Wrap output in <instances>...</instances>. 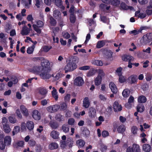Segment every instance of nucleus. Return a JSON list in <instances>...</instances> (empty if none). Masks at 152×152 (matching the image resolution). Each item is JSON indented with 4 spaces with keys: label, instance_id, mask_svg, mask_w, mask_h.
<instances>
[{
    "label": "nucleus",
    "instance_id": "1",
    "mask_svg": "<svg viewBox=\"0 0 152 152\" xmlns=\"http://www.w3.org/2000/svg\"><path fill=\"white\" fill-rule=\"evenodd\" d=\"M41 64L42 68V73L40 74V76L44 79L50 78L51 75L49 73L50 70L49 67L50 64L49 61L43 57V60L41 61Z\"/></svg>",
    "mask_w": 152,
    "mask_h": 152
},
{
    "label": "nucleus",
    "instance_id": "2",
    "mask_svg": "<svg viewBox=\"0 0 152 152\" xmlns=\"http://www.w3.org/2000/svg\"><path fill=\"white\" fill-rule=\"evenodd\" d=\"M78 62V58L77 57L75 56L72 57L69 60V62L64 67V70L66 73L69 72L74 71L77 67L76 64Z\"/></svg>",
    "mask_w": 152,
    "mask_h": 152
},
{
    "label": "nucleus",
    "instance_id": "3",
    "mask_svg": "<svg viewBox=\"0 0 152 152\" xmlns=\"http://www.w3.org/2000/svg\"><path fill=\"white\" fill-rule=\"evenodd\" d=\"M21 129L23 131L26 130L27 129L29 131H31L34 129V124L31 121L28 120L26 123L22 122L20 125Z\"/></svg>",
    "mask_w": 152,
    "mask_h": 152
},
{
    "label": "nucleus",
    "instance_id": "4",
    "mask_svg": "<svg viewBox=\"0 0 152 152\" xmlns=\"http://www.w3.org/2000/svg\"><path fill=\"white\" fill-rule=\"evenodd\" d=\"M144 44L149 43L152 41V33H148L144 35L141 39Z\"/></svg>",
    "mask_w": 152,
    "mask_h": 152
},
{
    "label": "nucleus",
    "instance_id": "5",
    "mask_svg": "<svg viewBox=\"0 0 152 152\" xmlns=\"http://www.w3.org/2000/svg\"><path fill=\"white\" fill-rule=\"evenodd\" d=\"M137 79V76L136 75H133L128 78L127 81L128 83L132 84L136 83Z\"/></svg>",
    "mask_w": 152,
    "mask_h": 152
},
{
    "label": "nucleus",
    "instance_id": "6",
    "mask_svg": "<svg viewBox=\"0 0 152 152\" xmlns=\"http://www.w3.org/2000/svg\"><path fill=\"white\" fill-rule=\"evenodd\" d=\"M84 83L82 78L81 77H78L75 79L74 84L75 86H82Z\"/></svg>",
    "mask_w": 152,
    "mask_h": 152
},
{
    "label": "nucleus",
    "instance_id": "7",
    "mask_svg": "<svg viewBox=\"0 0 152 152\" xmlns=\"http://www.w3.org/2000/svg\"><path fill=\"white\" fill-rule=\"evenodd\" d=\"M122 59L123 61L126 62L133 61L134 58L131 56L127 54H124L122 56Z\"/></svg>",
    "mask_w": 152,
    "mask_h": 152
},
{
    "label": "nucleus",
    "instance_id": "8",
    "mask_svg": "<svg viewBox=\"0 0 152 152\" xmlns=\"http://www.w3.org/2000/svg\"><path fill=\"white\" fill-rule=\"evenodd\" d=\"M32 70L34 73L40 75L42 72V68L40 66H34L33 67Z\"/></svg>",
    "mask_w": 152,
    "mask_h": 152
},
{
    "label": "nucleus",
    "instance_id": "9",
    "mask_svg": "<svg viewBox=\"0 0 152 152\" xmlns=\"http://www.w3.org/2000/svg\"><path fill=\"white\" fill-rule=\"evenodd\" d=\"M59 105H52L47 108L48 110L51 113L57 111L59 108Z\"/></svg>",
    "mask_w": 152,
    "mask_h": 152
},
{
    "label": "nucleus",
    "instance_id": "10",
    "mask_svg": "<svg viewBox=\"0 0 152 152\" xmlns=\"http://www.w3.org/2000/svg\"><path fill=\"white\" fill-rule=\"evenodd\" d=\"M109 86L113 94H116L117 92L118 89L116 85L113 82H111Z\"/></svg>",
    "mask_w": 152,
    "mask_h": 152
},
{
    "label": "nucleus",
    "instance_id": "11",
    "mask_svg": "<svg viewBox=\"0 0 152 152\" xmlns=\"http://www.w3.org/2000/svg\"><path fill=\"white\" fill-rule=\"evenodd\" d=\"M32 117L35 120H39L41 118L40 114L37 110H34L33 112Z\"/></svg>",
    "mask_w": 152,
    "mask_h": 152
},
{
    "label": "nucleus",
    "instance_id": "12",
    "mask_svg": "<svg viewBox=\"0 0 152 152\" xmlns=\"http://www.w3.org/2000/svg\"><path fill=\"white\" fill-rule=\"evenodd\" d=\"M142 149L145 152H150L152 149L150 145L147 144H145L142 145Z\"/></svg>",
    "mask_w": 152,
    "mask_h": 152
},
{
    "label": "nucleus",
    "instance_id": "13",
    "mask_svg": "<svg viewBox=\"0 0 152 152\" xmlns=\"http://www.w3.org/2000/svg\"><path fill=\"white\" fill-rule=\"evenodd\" d=\"M134 152H141V149L140 146L138 144L133 143L132 147Z\"/></svg>",
    "mask_w": 152,
    "mask_h": 152
},
{
    "label": "nucleus",
    "instance_id": "14",
    "mask_svg": "<svg viewBox=\"0 0 152 152\" xmlns=\"http://www.w3.org/2000/svg\"><path fill=\"white\" fill-rule=\"evenodd\" d=\"M59 133L57 131L53 130L51 132L50 136L53 139H57L59 138Z\"/></svg>",
    "mask_w": 152,
    "mask_h": 152
},
{
    "label": "nucleus",
    "instance_id": "15",
    "mask_svg": "<svg viewBox=\"0 0 152 152\" xmlns=\"http://www.w3.org/2000/svg\"><path fill=\"white\" fill-rule=\"evenodd\" d=\"M104 54L107 59H110L112 58L113 53L110 50H104Z\"/></svg>",
    "mask_w": 152,
    "mask_h": 152
},
{
    "label": "nucleus",
    "instance_id": "16",
    "mask_svg": "<svg viewBox=\"0 0 152 152\" xmlns=\"http://www.w3.org/2000/svg\"><path fill=\"white\" fill-rule=\"evenodd\" d=\"M3 131L5 133H9L10 132L11 129L9 124H3Z\"/></svg>",
    "mask_w": 152,
    "mask_h": 152
},
{
    "label": "nucleus",
    "instance_id": "17",
    "mask_svg": "<svg viewBox=\"0 0 152 152\" xmlns=\"http://www.w3.org/2000/svg\"><path fill=\"white\" fill-rule=\"evenodd\" d=\"M102 80V78L101 76H97L94 80L95 85L97 86H99L101 84Z\"/></svg>",
    "mask_w": 152,
    "mask_h": 152
},
{
    "label": "nucleus",
    "instance_id": "18",
    "mask_svg": "<svg viewBox=\"0 0 152 152\" xmlns=\"http://www.w3.org/2000/svg\"><path fill=\"white\" fill-rule=\"evenodd\" d=\"M21 111L23 115L26 116H27L28 115V110L24 107L23 105H22L20 107Z\"/></svg>",
    "mask_w": 152,
    "mask_h": 152
},
{
    "label": "nucleus",
    "instance_id": "19",
    "mask_svg": "<svg viewBox=\"0 0 152 152\" xmlns=\"http://www.w3.org/2000/svg\"><path fill=\"white\" fill-rule=\"evenodd\" d=\"M85 141L82 139H79L76 141V144L79 148L83 147L85 145Z\"/></svg>",
    "mask_w": 152,
    "mask_h": 152
},
{
    "label": "nucleus",
    "instance_id": "20",
    "mask_svg": "<svg viewBox=\"0 0 152 152\" xmlns=\"http://www.w3.org/2000/svg\"><path fill=\"white\" fill-rule=\"evenodd\" d=\"M96 110L93 107H91L89 109V116L91 118H93L96 116Z\"/></svg>",
    "mask_w": 152,
    "mask_h": 152
},
{
    "label": "nucleus",
    "instance_id": "21",
    "mask_svg": "<svg viewBox=\"0 0 152 152\" xmlns=\"http://www.w3.org/2000/svg\"><path fill=\"white\" fill-rule=\"evenodd\" d=\"M53 90L51 92L52 95L55 100L57 101L58 98V95L57 94V90L54 87L53 88Z\"/></svg>",
    "mask_w": 152,
    "mask_h": 152
},
{
    "label": "nucleus",
    "instance_id": "22",
    "mask_svg": "<svg viewBox=\"0 0 152 152\" xmlns=\"http://www.w3.org/2000/svg\"><path fill=\"white\" fill-rule=\"evenodd\" d=\"M39 92L40 94L43 96V98H44L47 93L48 91L45 88L43 87L39 89Z\"/></svg>",
    "mask_w": 152,
    "mask_h": 152
},
{
    "label": "nucleus",
    "instance_id": "23",
    "mask_svg": "<svg viewBox=\"0 0 152 152\" xmlns=\"http://www.w3.org/2000/svg\"><path fill=\"white\" fill-rule=\"evenodd\" d=\"M58 147V145L56 142H52L48 146L49 149L54 150L57 149Z\"/></svg>",
    "mask_w": 152,
    "mask_h": 152
},
{
    "label": "nucleus",
    "instance_id": "24",
    "mask_svg": "<svg viewBox=\"0 0 152 152\" xmlns=\"http://www.w3.org/2000/svg\"><path fill=\"white\" fill-rule=\"evenodd\" d=\"M55 118L56 120L59 122L63 121L64 120V117L60 114H57Z\"/></svg>",
    "mask_w": 152,
    "mask_h": 152
},
{
    "label": "nucleus",
    "instance_id": "25",
    "mask_svg": "<svg viewBox=\"0 0 152 152\" xmlns=\"http://www.w3.org/2000/svg\"><path fill=\"white\" fill-rule=\"evenodd\" d=\"M49 124L50 127L53 129H56L59 126L58 123L56 122L51 121Z\"/></svg>",
    "mask_w": 152,
    "mask_h": 152
},
{
    "label": "nucleus",
    "instance_id": "26",
    "mask_svg": "<svg viewBox=\"0 0 152 152\" xmlns=\"http://www.w3.org/2000/svg\"><path fill=\"white\" fill-rule=\"evenodd\" d=\"M11 138L10 136H7L4 138V142L7 145H9L11 144Z\"/></svg>",
    "mask_w": 152,
    "mask_h": 152
},
{
    "label": "nucleus",
    "instance_id": "27",
    "mask_svg": "<svg viewBox=\"0 0 152 152\" xmlns=\"http://www.w3.org/2000/svg\"><path fill=\"white\" fill-rule=\"evenodd\" d=\"M147 99L146 97L143 96H139L138 98V101L139 103H143L146 102Z\"/></svg>",
    "mask_w": 152,
    "mask_h": 152
},
{
    "label": "nucleus",
    "instance_id": "28",
    "mask_svg": "<svg viewBox=\"0 0 152 152\" xmlns=\"http://www.w3.org/2000/svg\"><path fill=\"white\" fill-rule=\"evenodd\" d=\"M49 23L50 25L53 26H55L57 23L56 20L52 16L49 18Z\"/></svg>",
    "mask_w": 152,
    "mask_h": 152
},
{
    "label": "nucleus",
    "instance_id": "29",
    "mask_svg": "<svg viewBox=\"0 0 152 152\" xmlns=\"http://www.w3.org/2000/svg\"><path fill=\"white\" fill-rule=\"evenodd\" d=\"M130 93L129 90L128 89L126 88L124 90L122 93V94L124 97H127L129 96Z\"/></svg>",
    "mask_w": 152,
    "mask_h": 152
},
{
    "label": "nucleus",
    "instance_id": "30",
    "mask_svg": "<svg viewBox=\"0 0 152 152\" xmlns=\"http://www.w3.org/2000/svg\"><path fill=\"white\" fill-rule=\"evenodd\" d=\"M76 16L75 14H70L69 15V20L70 23L74 24L76 21Z\"/></svg>",
    "mask_w": 152,
    "mask_h": 152
},
{
    "label": "nucleus",
    "instance_id": "31",
    "mask_svg": "<svg viewBox=\"0 0 152 152\" xmlns=\"http://www.w3.org/2000/svg\"><path fill=\"white\" fill-rule=\"evenodd\" d=\"M119 76V81L121 83H123L126 82V79L125 77L122 75L121 74H118V75Z\"/></svg>",
    "mask_w": 152,
    "mask_h": 152
},
{
    "label": "nucleus",
    "instance_id": "32",
    "mask_svg": "<svg viewBox=\"0 0 152 152\" xmlns=\"http://www.w3.org/2000/svg\"><path fill=\"white\" fill-rule=\"evenodd\" d=\"M105 43L104 40L99 41L96 44V48H100L103 47L105 45Z\"/></svg>",
    "mask_w": 152,
    "mask_h": 152
},
{
    "label": "nucleus",
    "instance_id": "33",
    "mask_svg": "<svg viewBox=\"0 0 152 152\" xmlns=\"http://www.w3.org/2000/svg\"><path fill=\"white\" fill-rule=\"evenodd\" d=\"M61 13L60 11L58 10H55L53 11V16L56 19H57L61 16Z\"/></svg>",
    "mask_w": 152,
    "mask_h": 152
},
{
    "label": "nucleus",
    "instance_id": "34",
    "mask_svg": "<svg viewBox=\"0 0 152 152\" xmlns=\"http://www.w3.org/2000/svg\"><path fill=\"white\" fill-rule=\"evenodd\" d=\"M8 119L9 122L12 124H15L17 122V120L14 117L10 116Z\"/></svg>",
    "mask_w": 152,
    "mask_h": 152
},
{
    "label": "nucleus",
    "instance_id": "35",
    "mask_svg": "<svg viewBox=\"0 0 152 152\" xmlns=\"http://www.w3.org/2000/svg\"><path fill=\"white\" fill-rule=\"evenodd\" d=\"M30 30L27 27L23 28V30L21 32V34L22 35H27L29 33Z\"/></svg>",
    "mask_w": 152,
    "mask_h": 152
},
{
    "label": "nucleus",
    "instance_id": "36",
    "mask_svg": "<svg viewBox=\"0 0 152 152\" xmlns=\"http://www.w3.org/2000/svg\"><path fill=\"white\" fill-rule=\"evenodd\" d=\"M126 128L123 125H121L118 126L117 129V131L119 133H123L125 130Z\"/></svg>",
    "mask_w": 152,
    "mask_h": 152
},
{
    "label": "nucleus",
    "instance_id": "37",
    "mask_svg": "<svg viewBox=\"0 0 152 152\" xmlns=\"http://www.w3.org/2000/svg\"><path fill=\"white\" fill-rule=\"evenodd\" d=\"M20 130V127L18 126H14L13 130L12 132L13 135H14L15 134L19 132Z\"/></svg>",
    "mask_w": 152,
    "mask_h": 152
},
{
    "label": "nucleus",
    "instance_id": "38",
    "mask_svg": "<svg viewBox=\"0 0 152 152\" xmlns=\"http://www.w3.org/2000/svg\"><path fill=\"white\" fill-rule=\"evenodd\" d=\"M52 48V47L51 46L45 45L42 47V49L44 52L46 53L48 52Z\"/></svg>",
    "mask_w": 152,
    "mask_h": 152
},
{
    "label": "nucleus",
    "instance_id": "39",
    "mask_svg": "<svg viewBox=\"0 0 152 152\" xmlns=\"http://www.w3.org/2000/svg\"><path fill=\"white\" fill-rule=\"evenodd\" d=\"M122 108L121 105H114L113 109L115 112L121 111Z\"/></svg>",
    "mask_w": 152,
    "mask_h": 152
},
{
    "label": "nucleus",
    "instance_id": "40",
    "mask_svg": "<svg viewBox=\"0 0 152 152\" xmlns=\"http://www.w3.org/2000/svg\"><path fill=\"white\" fill-rule=\"evenodd\" d=\"M70 98V94H67L65 96L64 99L65 102V104H66L68 102H69Z\"/></svg>",
    "mask_w": 152,
    "mask_h": 152
},
{
    "label": "nucleus",
    "instance_id": "41",
    "mask_svg": "<svg viewBox=\"0 0 152 152\" xmlns=\"http://www.w3.org/2000/svg\"><path fill=\"white\" fill-rule=\"evenodd\" d=\"M145 109V107L143 105H138L137 107V111L138 112H142Z\"/></svg>",
    "mask_w": 152,
    "mask_h": 152
},
{
    "label": "nucleus",
    "instance_id": "42",
    "mask_svg": "<svg viewBox=\"0 0 152 152\" xmlns=\"http://www.w3.org/2000/svg\"><path fill=\"white\" fill-rule=\"evenodd\" d=\"M83 134L86 137L88 136L90 134L89 131L86 128H85L83 131Z\"/></svg>",
    "mask_w": 152,
    "mask_h": 152
},
{
    "label": "nucleus",
    "instance_id": "43",
    "mask_svg": "<svg viewBox=\"0 0 152 152\" xmlns=\"http://www.w3.org/2000/svg\"><path fill=\"white\" fill-rule=\"evenodd\" d=\"M34 30L38 34H40L41 32V29L39 28L35 24H33L32 25Z\"/></svg>",
    "mask_w": 152,
    "mask_h": 152
},
{
    "label": "nucleus",
    "instance_id": "44",
    "mask_svg": "<svg viewBox=\"0 0 152 152\" xmlns=\"http://www.w3.org/2000/svg\"><path fill=\"white\" fill-rule=\"evenodd\" d=\"M137 128L135 126H133L131 128V132L134 135H136L138 131Z\"/></svg>",
    "mask_w": 152,
    "mask_h": 152
},
{
    "label": "nucleus",
    "instance_id": "45",
    "mask_svg": "<svg viewBox=\"0 0 152 152\" xmlns=\"http://www.w3.org/2000/svg\"><path fill=\"white\" fill-rule=\"evenodd\" d=\"M101 20L104 23H107L108 21H109V18H107L106 16H101L100 17Z\"/></svg>",
    "mask_w": 152,
    "mask_h": 152
},
{
    "label": "nucleus",
    "instance_id": "46",
    "mask_svg": "<svg viewBox=\"0 0 152 152\" xmlns=\"http://www.w3.org/2000/svg\"><path fill=\"white\" fill-rule=\"evenodd\" d=\"M43 59V57H35L33 58L32 60L34 62H39L42 60Z\"/></svg>",
    "mask_w": 152,
    "mask_h": 152
},
{
    "label": "nucleus",
    "instance_id": "47",
    "mask_svg": "<svg viewBox=\"0 0 152 152\" xmlns=\"http://www.w3.org/2000/svg\"><path fill=\"white\" fill-rule=\"evenodd\" d=\"M62 129L63 131L65 133L68 132L69 131V128L65 125L62 126Z\"/></svg>",
    "mask_w": 152,
    "mask_h": 152
},
{
    "label": "nucleus",
    "instance_id": "48",
    "mask_svg": "<svg viewBox=\"0 0 152 152\" xmlns=\"http://www.w3.org/2000/svg\"><path fill=\"white\" fill-rule=\"evenodd\" d=\"M34 48L33 47H29L27 49V53L29 54H32L34 50Z\"/></svg>",
    "mask_w": 152,
    "mask_h": 152
},
{
    "label": "nucleus",
    "instance_id": "49",
    "mask_svg": "<svg viewBox=\"0 0 152 152\" xmlns=\"http://www.w3.org/2000/svg\"><path fill=\"white\" fill-rule=\"evenodd\" d=\"M90 103L89 101L88 97H86L83 99V104H90Z\"/></svg>",
    "mask_w": 152,
    "mask_h": 152
},
{
    "label": "nucleus",
    "instance_id": "50",
    "mask_svg": "<svg viewBox=\"0 0 152 152\" xmlns=\"http://www.w3.org/2000/svg\"><path fill=\"white\" fill-rule=\"evenodd\" d=\"M90 67L89 66L85 65L79 68V69L82 70H86L90 69Z\"/></svg>",
    "mask_w": 152,
    "mask_h": 152
},
{
    "label": "nucleus",
    "instance_id": "51",
    "mask_svg": "<svg viewBox=\"0 0 152 152\" xmlns=\"http://www.w3.org/2000/svg\"><path fill=\"white\" fill-rule=\"evenodd\" d=\"M121 7L123 9L127 10L128 9L127 6L124 3L122 2L121 4Z\"/></svg>",
    "mask_w": 152,
    "mask_h": 152
},
{
    "label": "nucleus",
    "instance_id": "52",
    "mask_svg": "<svg viewBox=\"0 0 152 152\" xmlns=\"http://www.w3.org/2000/svg\"><path fill=\"white\" fill-rule=\"evenodd\" d=\"M37 26L41 28L44 26V23L42 21L39 20L37 22Z\"/></svg>",
    "mask_w": 152,
    "mask_h": 152
},
{
    "label": "nucleus",
    "instance_id": "53",
    "mask_svg": "<svg viewBox=\"0 0 152 152\" xmlns=\"http://www.w3.org/2000/svg\"><path fill=\"white\" fill-rule=\"evenodd\" d=\"M100 149L102 152H105L107 149V146L104 144H102L101 145Z\"/></svg>",
    "mask_w": 152,
    "mask_h": 152
},
{
    "label": "nucleus",
    "instance_id": "54",
    "mask_svg": "<svg viewBox=\"0 0 152 152\" xmlns=\"http://www.w3.org/2000/svg\"><path fill=\"white\" fill-rule=\"evenodd\" d=\"M112 4L113 5L117 6L120 4V1L118 0H113Z\"/></svg>",
    "mask_w": 152,
    "mask_h": 152
},
{
    "label": "nucleus",
    "instance_id": "55",
    "mask_svg": "<svg viewBox=\"0 0 152 152\" xmlns=\"http://www.w3.org/2000/svg\"><path fill=\"white\" fill-rule=\"evenodd\" d=\"M15 113L16 114L18 118L20 119H22V115L21 114L19 110V109H17L15 112Z\"/></svg>",
    "mask_w": 152,
    "mask_h": 152
},
{
    "label": "nucleus",
    "instance_id": "56",
    "mask_svg": "<svg viewBox=\"0 0 152 152\" xmlns=\"http://www.w3.org/2000/svg\"><path fill=\"white\" fill-rule=\"evenodd\" d=\"M36 4L35 6L37 8H39L41 4V2H42V0H35Z\"/></svg>",
    "mask_w": 152,
    "mask_h": 152
},
{
    "label": "nucleus",
    "instance_id": "57",
    "mask_svg": "<svg viewBox=\"0 0 152 152\" xmlns=\"http://www.w3.org/2000/svg\"><path fill=\"white\" fill-rule=\"evenodd\" d=\"M6 145L5 143H4L2 141H0V149L3 150L5 148V146Z\"/></svg>",
    "mask_w": 152,
    "mask_h": 152
},
{
    "label": "nucleus",
    "instance_id": "58",
    "mask_svg": "<svg viewBox=\"0 0 152 152\" xmlns=\"http://www.w3.org/2000/svg\"><path fill=\"white\" fill-rule=\"evenodd\" d=\"M96 65L99 66H102L103 65L102 61L100 60H96L95 61Z\"/></svg>",
    "mask_w": 152,
    "mask_h": 152
},
{
    "label": "nucleus",
    "instance_id": "59",
    "mask_svg": "<svg viewBox=\"0 0 152 152\" xmlns=\"http://www.w3.org/2000/svg\"><path fill=\"white\" fill-rule=\"evenodd\" d=\"M75 121L74 118H71L69 119L68 121V124L70 125H73Z\"/></svg>",
    "mask_w": 152,
    "mask_h": 152
},
{
    "label": "nucleus",
    "instance_id": "60",
    "mask_svg": "<svg viewBox=\"0 0 152 152\" xmlns=\"http://www.w3.org/2000/svg\"><path fill=\"white\" fill-rule=\"evenodd\" d=\"M140 33V31L139 29L138 30H133V31H131L130 32V34H133L134 35L138 34Z\"/></svg>",
    "mask_w": 152,
    "mask_h": 152
},
{
    "label": "nucleus",
    "instance_id": "61",
    "mask_svg": "<svg viewBox=\"0 0 152 152\" xmlns=\"http://www.w3.org/2000/svg\"><path fill=\"white\" fill-rule=\"evenodd\" d=\"M61 145L62 148H64L66 145L68 143L66 141V142L65 141L61 140L60 141Z\"/></svg>",
    "mask_w": 152,
    "mask_h": 152
},
{
    "label": "nucleus",
    "instance_id": "62",
    "mask_svg": "<svg viewBox=\"0 0 152 152\" xmlns=\"http://www.w3.org/2000/svg\"><path fill=\"white\" fill-rule=\"evenodd\" d=\"M139 4L141 5H144L147 4L148 2V0H138Z\"/></svg>",
    "mask_w": 152,
    "mask_h": 152
},
{
    "label": "nucleus",
    "instance_id": "63",
    "mask_svg": "<svg viewBox=\"0 0 152 152\" xmlns=\"http://www.w3.org/2000/svg\"><path fill=\"white\" fill-rule=\"evenodd\" d=\"M29 145L31 146L35 145L36 144L35 141L33 140H30L28 142Z\"/></svg>",
    "mask_w": 152,
    "mask_h": 152
},
{
    "label": "nucleus",
    "instance_id": "64",
    "mask_svg": "<svg viewBox=\"0 0 152 152\" xmlns=\"http://www.w3.org/2000/svg\"><path fill=\"white\" fill-rule=\"evenodd\" d=\"M146 16V14L143 13H140L138 15V17L141 19H143L145 18Z\"/></svg>",
    "mask_w": 152,
    "mask_h": 152
}]
</instances>
